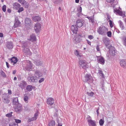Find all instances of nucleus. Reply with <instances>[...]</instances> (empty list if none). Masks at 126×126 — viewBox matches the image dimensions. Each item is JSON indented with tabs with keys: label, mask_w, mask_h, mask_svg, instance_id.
I'll list each match as a JSON object with an SVG mask.
<instances>
[{
	"label": "nucleus",
	"mask_w": 126,
	"mask_h": 126,
	"mask_svg": "<svg viewBox=\"0 0 126 126\" xmlns=\"http://www.w3.org/2000/svg\"><path fill=\"white\" fill-rule=\"evenodd\" d=\"M103 42L105 44V45L108 48H109L111 46V45H110L109 40L107 38H105L103 40Z\"/></svg>",
	"instance_id": "9d476101"
},
{
	"label": "nucleus",
	"mask_w": 126,
	"mask_h": 126,
	"mask_svg": "<svg viewBox=\"0 0 126 126\" xmlns=\"http://www.w3.org/2000/svg\"><path fill=\"white\" fill-rule=\"evenodd\" d=\"M81 16V12H78L77 14V16L78 17H80Z\"/></svg>",
	"instance_id": "4d7b16f0"
},
{
	"label": "nucleus",
	"mask_w": 126,
	"mask_h": 126,
	"mask_svg": "<svg viewBox=\"0 0 126 126\" xmlns=\"http://www.w3.org/2000/svg\"><path fill=\"white\" fill-rule=\"evenodd\" d=\"M7 12L9 13H10L11 12V10L9 8H8L7 9Z\"/></svg>",
	"instance_id": "69168bd1"
},
{
	"label": "nucleus",
	"mask_w": 126,
	"mask_h": 126,
	"mask_svg": "<svg viewBox=\"0 0 126 126\" xmlns=\"http://www.w3.org/2000/svg\"><path fill=\"white\" fill-rule=\"evenodd\" d=\"M111 47H110L109 49V52L110 53L112 56H114L115 55V49L114 48H111Z\"/></svg>",
	"instance_id": "4be33fe9"
},
{
	"label": "nucleus",
	"mask_w": 126,
	"mask_h": 126,
	"mask_svg": "<svg viewBox=\"0 0 126 126\" xmlns=\"http://www.w3.org/2000/svg\"><path fill=\"white\" fill-rule=\"evenodd\" d=\"M13 105H16L20 104L19 103L18 99L17 98H15L13 99Z\"/></svg>",
	"instance_id": "393cba45"
},
{
	"label": "nucleus",
	"mask_w": 126,
	"mask_h": 126,
	"mask_svg": "<svg viewBox=\"0 0 126 126\" xmlns=\"http://www.w3.org/2000/svg\"><path fill=\"white\" fill-rule=\"evenodd\" d=\"M36 35L34 34H32L30 35L29 38H28V39L32 42H33L36 41Z\"/></svg>",
	"instance_id": "dca6fc26"
},
{
	"label": "nucleus",
	"mask_w": 126,
	"mask_h": 126,
	"mask_svg": "<svg viewBox=\"0 0 126 126\" xmlns=\"http://www.w3.org/2000/svg\"><path fill=\"white\" fill-rule=\"evenodd\" d=\"M75 54L78 57H81L82 56L80 54L79 51L77 50H76L75 52Z\"/></svg>",
	"instance_id": "c9c22d12"
},
{
	"label": "nucleus",
	"mask_w": 126,
	"mask_h": 126,
	"mask_svg": "<svg viewBox=\"0 0 126 126\" xmlns=\"http://www.w3.org/2000/svg\"><path fill=\"white\" fill-rule=\"evenodd\" d=\"M107 36L109 37H111V31H109L108 32H107Z\"/></svg>",
	"instance_id": "a18cd8bd"
},
{
	"label": "nucleus",
	"mask_w": 126,
	"mask_h": 126,
	"mask_svg": "<svg viewBox=\"0 0 126 126\" xmlns=\"http://www.w3.org/2000/svg\"><path fill=\"white\" fill-rule=\"evenodd\" d=\"M86 17L89 19L90 22L91 21L92 23H94V15L91 16H87Z\"/></svg>",
	"instance_id": "a878e982"
},
{
	"label": "nucleus",
	"mask_w": 126,
	"mask_h": 126,
	"mask_svg": "<svg viewBox=\"0 0 126 126\" xmlns=\"http://www.w3.org/2000/svg\"><path fill=\"white\" fill-rule=\"evenodd\" d=\"M32 19L34 21H39L41 20V18L39 16H33L32 17Z\"/></svg>",
	"instance_id": "b1692460"
},
{
	"label": "nucleus",
	"mask_w": 126,
	"mask_h": 126,
	"mask_svg": "<svg viewBox=\"0 0 126 126\" xmlns=\"http://www.w3.org/2000/svg\"><path fill=\"white\" fill-rule=\"evenodd\" d=\"M6 47L9 49H12L13 47V43L11 42H8L7 43Z\"/></svg>",
	"instance_id": "412c9836"
},
{
	"label": "nucleus",
	"mask_w": 126,
	"mask_h": 126,
	"mask_svg": "<svg viewBox=\"0 0 126 126\" xmlns=\"http://www.w3.org/2000/svg\"><path fill=\"white\" fill-rule=\"evenodd\" d=\"M17 10V12L20 13L23 11L24 10V9L23 7H20L19 8V9Z\"/></svg>",
	"instance_id": "37998d69"
},
{
	"label": "nucleus",
	"mask_w": 126,
	"mask_h": 126,
	"mask_svg": "<svg viewBox=\"0 0 126 126\" xmlns=\"http://www.w3.org/2000/svg\"><path fill=\"white\" fill-rule=\"evenodd\" d=\"M106 1L108 2H109L113 4V3L115 0H106Z\"/></svg>",
	"instance_id": "09e8293b"
},
{
	"label": "nucleus",
	"mask_w": 126,
	"mask_h": 126,
	"mask_svg": "<svg viewBox=\"0 0 126 126\" xmlns=\"http://www.w3.org/2000/svg\"><path fill=\"white\" fill-rule=\"evenodd\" d=\"M80 34H76L73 39V42L75 44L78 43L82 40V37Z\"/></svg>",
	"instance_id": "20e7f679"
},
{
	"label": "nucleus",
	"mask_w": 126,
	"mask_h": 126,
	"mask_svg": "<svg viewBox=\"0 0 126 126\" xmlns=\"http://www.w3.org/2000/svg\"><path fill=\"white\" fill-rule=\"evenodd\" d=\"M6 6L5 5H4L3 6L2 8V10L4 12L6 11Z\"/></svg>",
	"instance_id": "de8ad7c7"
},
{
	"label": "nucleus",
	"mask_w": 126,
	"mask_h": 126,
	"mask_svg": "<svg viewBox=\"0 0 126 126\" xmlns=\"http://www.w3.org/2000/svg\"><path fill=\"white\" fill-rule=\"evenodd\" d=\"M108 31V29L105 26H101L98 27L97 30V32L99 34L104 35L106 34Z\"/></svg>",
	"instance_id": "f03ea898"
},
{
	"label": "nucleus",
	"mask_w": 126,
	"mask_h": 126,
	"mask_svg": "<svg viewBox=\"0 0 126 126\" xmlns=\"http://www.w3.org/2000/svg\"><path fill=\"white\" fill-rule=\"evenodd\" d=\"M29 47V44L27 42H25L23 43L22 45V47L23 48H27Z\"/></svg>",
	"instance_id": "72a5a7b5"
},
{
	"label": "nucleus",
	"mask_w": 126,
	"mask_h": 126,
	"mask_svg": "<svg viewBox=\"0 0 126 126\" xmlns=\"http://www.w3.org/2000/svg\"><path fill=\"white\" fill-rule=\"evenodd\" d=\"M15 22L13 27L14 28L18 27L20 23V21L18 20L17 17H16L15 19Z\"/></svg>",
	"instance_id": "4468645a"
},
{
	"label": "nucleus",
	"mask_w": 126,
	"mask_h": 126,
	"mask_svg": "<svg viewBox=\"0 0 126 126\" xmlns=\"http://www.w3.org/2000/svg\"><path fill=\"white\" fill-rule=\"evenodd\" d=\"M36 120V118L34 117H32L31 118H29L28 121V123L31 122L32 121L35 120Z\"/></svg>",
	"instance_id": "e433bc0d"
},
{
	"label": "nucleus",
	"mask_w": 126,
	"mask_h": 126,
	"mask_svg": "<svg viewBox=\"0 0 126 126\" xmlns=\"http://www.w3.org/2000/svg\"><path fill=\"white\" fill-rule=\"evenodd\" d=\"M10 96L8 94H4L2 95V101L4 103L8 104L10 102Z\"/></svg>",
	"instance_id": "7ed1b4c3"
},
{
	"label": "nucleus",
	"mask_w": 126,
	"mask_h": 126,
	"mask_svg": "<svg viewBox=\"0 0 126 126\" xmlns=\"http://www.w3.org/2000/svg\"><path fill=\"white\" fill-rule=\"evenodd\" d=\"M84 23L83 21L81 19H78L76 22V26L80 28L83 25Z\"/></svg>",
	"instance_id": "6e6552de"
},
{
	"label": "nucleus",
	"mask_w": 126,
	"mask_h": 126,
	"mask_svg": "<svg viewBox=\"0 0 126 126\" xmlns=\"http://www.w3.org/2000/svg\"><path fill=\"white\" fill-rule=\"evenodd\" d=\"M54 100L53 98L49 97L47 100V103L48 105H51L54 103Z\"/></svg>",
	"instance_id": "ddd939ff"
},
{
	"label": "nucleus",
	"mask_w": 126,
	"mask_h": 126,
	"mask_svg": "<svg viewBox=\"0 0 126 126\" xmlns=\"http://www.w3.org/2000/svg\"><path fill=\"white\" fill-rule=\"evenodd\" d=\"M17 106L15 108V110L16 112H20L21 111L22 109V106L21 104H19L16 105Z\"/></svg>",
	"instance_id": "2eb2a0df"
},
{
	"label": "nucleus",
	"mask_w": 126,
	"mask_h": 126,
	"mask_svg": "<svg viewBox=\"0 0 126 126\" xmlns=\"http://www.w3.org/2000/svg\"><path fill=\"white\" fill-rule=\"evenodd\" d=\"M82 8L80 6L77 9V12H81Z\"/></svg>",
	"instance_id": "3c124183"
},
{
	"label": "nucleus",
	"mask_w": 126,
	"mask_h": 126,
	"mask_svg": "<svg viewBox=\"0 0 126 126\" xmlns=\"http://www.w3.org/2000/svg\"><path fill=\"white\" fill-rule=\"evenodd\" d=\"M70 30L73 33L77 34L78 30V29L76 25H72L71 27Z\"/></svg>",
	"instance_id": "9b49d317"
},
{
	"label": "nucleus",
	"mask_w": 126,
	"mask_h": 126,
	"mask_svg": "<svg viewBox=\"0 0 126 126\" xmlns=\"http://www.w3.org/2000/svg\"><path fill=\"white\" fill-rule=\"evenodd\" d=\"M38 116V114L37 113H35L34 115V116L33 117H34L36 119L37 118V117Z\"/></svg>",
	"instance_id": "052dcab7"
},
{
	"label": "nucleus",
	"mask_w": 126,
	"mask_h": 126,
	"mask_svg": "<svg viewBox=\"0 0 126 126\" xmlns=\"http://www.w3.org/2000/svg\"><path fill=\"white\" fill-rule=\"evenodd\" d=\"M27 65L25 68L26 70L28 71H30L32 70V63L31 61H27Z\"/></svg>",
	"instance_id": "0eeeda50"
},
{
	"label": "nucleus",
	"mask_w": 126,
	"mask_h": 126,
	"mask_svg": "<svg viewBox=\"0 0 126 126\" xmlns=\"http://www.w3.org/2000/svg\"><path fill=\"white\" fill-rule=\"evenodd\" d=\"M122 40L123 45L126 47V35L123 36Z\"/></svg>",
	"instance_id": "c756f323"
},
{
	"label": "nucleus",
	"mask_w": 126,
	"mask_h": 126,
	"mask_svg": "<svg viewBox=\"0 0 126 126\" xmlns=\"http://www.w3.org/2000/svg\"><path fill=\"white\" fill-rule=\"evenodd\" d=\"M22 5H24L25 8H28L29 6L28 3L25 1H23V3Z\"/></svg>",
	"instance_id": "473e14b6"
},
{
	"label": "nucleus",
	"mask_w": 126,
	"mask_h": 126,
	"mask_svg": "<svg viewBox=\"0 0 126 126\" xmlns=\"http://www.w3.org/2000/svg\"><path fill=\"white\" fill-rule=\"evenodd\" d=\"M26 82L25 81H23L22 82V83H20L19 85V86L22 89H24V87L25 86V83Z\"/></svg>",
	"instance_id": "7c9ffc66"
},
{
	"label": "nucleus",
	"mask_w": 126,
	"mask_h": 126,
	"mask_svg": "<svg viewBox=\"0 0 126 126\" xmlns=\"http://www.w3.org/2000/svg\"><path fill=\"white\" fill-rule=\"evenodd\" d=\"M109 22L110 27L112 28L113 27V23L112 21L110 20L109 21Z\"/></svg>",
	"instance_id": "8fccbe9b"
},
{
	"label": "nucleus",
	"mask_w": 126,
	"mask_h": 126,
	"mask_svg": "<svg viewBox=\"0 0 126 126\" xmlns=\"http://www.w3.org/2000/svg\"><path fill=\"white\" fill-rule=\"evenodd\" d=\"M100 86L101 87H104V81H101V82Z\"/></svg>",
	"instance_id": "603ef678"
},
{
	"label": "nucleus",
	"mask_w": 126,
	"mask_h": 126,
	"mask_svg": "<svg viewBox=\"0 0 126 126\" xmlns=\"http://www.w3.org/2000/svg\"><path fill=\"white\" fill-rule=\"evenodd\" d=\"M98 73L101 76L102 78H104V75L103 74V71L102 70H99Z\"/></svg>",
	"instance_id": "4c0bfd02"
},
{
	"label": "nucleus",
	"mask_w": 126,
	"mask_h": 126,
	"mask_svg": "<svg viewBox=\"0 0 126 126\" xmlns=\"http://www.w3.org/2000/svg\"><path fill=\"white\" fill-rule=\"evenodd\" d=\"M87 42L88 44L90 45H91V42L87 40Z\"/></svg>",
	"instance_id": "774afa93"
},
{
	"label": "nucleus",
	"mask_w": 126,
	"mask_h": 126,
	"mask_svg": "<svg viewBox=\"0 0 126 126\" xmlns=\"http://www.w3.org/2000/svg\"><path fill=\"white\" fill-rule=\"evenodd\" d=\"M23 0H18V1L21 4H22L23 3Z\"/></svg>",
	"instance_id": "bf43d9fd"
},
{
	"label": "nucleus",
	"mask_w": 126,
	"mask_h": 126,
	"mask_svg": "<svg viewBox=\"0 0 126 126\" xmlns=\"http://www.w3.org/2000/svg\"><path fill=\"white\" fill-rule=\"evenodd\" d=\"M0 73L2 77L5 78L6 77L5 74L2 70H1L0 71Z\"/></svg>",
	"instance_id": "58836bf2"
},
{
	"label": "nucleus",
	"mask_w": 126,
	"mask_h": 126,
	"mask_svg": "<svg viewBox=\"0 0 126 126\" xmlns=\"http://www.w3.org/2000/svg\"><path fill=\"white\" fill-rule=\"evenodd\" d=\"M28 98L27 96H25L24 97V100L26 103H27L28 101Z\"/></svg>",
	"instance_id": "c03bdc74"
},
{
	"label": "nucleus",
	"mask_w": 126,
	"mask_h": 126,
	"mask_svg": "<svg viewBox=\"0 0 126 126\" xmlns=\"http://www.w3.org/2000/svg\"><path fill=\"white\" fill-rule=\"evenodd\" d=\"M23 51L25 53H28L30 52L29 49L28 47L24 48Z\"/></svg>",
	"instance_id": "f704fd0d"
},
{
	"label": "nucleus",
	"mask_w": 126,
	"mask_h": 126,
	"mask_svg": "<svg viewBox=\"0 0 126 126\" xmlns=\"http://www.w3.org/2000/svg\"><path fill=\"white\" fill-rule=\"evenodd\" d=\"M96 49L97 51H100L99 46V45H97L96 47Z\"/></svg>",
	"instance_id": "13d9d810"
},
{
	"label": "nucleus",
	"mask_w": 126,
	"mask_h": 126,
	"mask_svg": "<svg viewBox=\"0 0 126 126\" xmlns=\"http://www.w3.org/2000/svg\"><path fill=\"white\" fill-rule=\"evenodd\" d=\"M118 23L120 26V27L121 28L122 30H123L124 29V24L123 23L121 20H119L118 21Z\"/></svg>",
	"instance_id": "cd10ccee"
},
{
	"label": "nucleus",
	"mask_w": 126,
	"mask_h": 126,
	"mask_svg": "<svg viewBox=\"0 0 126 126\" xmlns=\"http://www.w3.org/2000/svg\"><path fill=\"white\" fill-rule=\"evenodd\" d=\"M33 89V87L32 85H29L27 86L26 87V90L29 91H32Z\"/></svg>",
	"instance_id": "2f4dec72"
},
{
	"label": "nucleus",
	"mask_w": 126,
	"mask_h": 126,
	"mask_svg": "<svg viewBox=\"0 0 126 126\" xmlns=\"http://www.w3.org/2000/svg\"><path fill=\"white\" fill-rule=\"evenodd\" d=\"M48 126H55V121L52 120L48 122Z\"/></svg>",
	"instance_id": "bb28decb"
},
{
	"label": "nucleus",
	"mask_w": 126,
	"mask_h": 126,
	"mask_svg": "<svg viewBox=\"0 0 126 126\" xmlns=\"http://www.w3.org/2000/svg\"><path fill=\"white\" fill-rule=\"evenodd\" d=\"M13 8L14 9L16 10H18L19 8L21 7V5L19 3L16 2L14 3L13 5Z\"/></svg>",
	"instance_id": "aec40b11"
},
{
	"label": "nucleus",
	"mask_w": 126,
	"mask_h": 126,
	"mask_svg": "<svg viewBox=\"0 0 126 126\" xmlns=\"http://www.w3.org/2000/svg\"><path fill=\"white\" fill-rule=\"evenodd\" d=\"M121 66L125 68H126V60L122 59L120 61V63Z\"/></svg>",
	"instance_id": "f3484780"
},
{
	"label": "nucleus",
	"mask_w": 126,
	"mask_h": 126,
	"mask_svg": "<svg viewBox=\"0 0 126 126\" xmlns=\"http://www.w3.org/2000/svg\"><path fill=\"white\" fill-rule=\"evenodd\" d=\"M41 27V24L39 23H37L35 24L34 28L37 33H39L40 31Z\"/></svg>",
	"instance_id": "1a4fd4ad"
},
{
	"label": "nucleus",
	"mask_w": 126,
	"mask_h": 126,
	"mask_svg": "<svg viewBox=\"0 0 126 126\" xmlns=\"http://www.w3.org/2000/svg\"><path fill=\"white\" fill-rule=\"evenodd\" d=\"M13 113L12 112H11L6 114V117H10L12 116V114Z\"/></svg>",
	"instance_id": "79ce46f5"
},
{
	"label": "nucleus",
	"mask_w": 126,
	"mask_h": 126,
	"mask_svg": "<svg viewBox=\"0 0 126 126\" xmlns=\"http://www.w3.org/2000/svg\"><path fill=\"white\" fill-rule=\"evenodd\" d=\"M12 94V92L11 90H8V94Z\"/></svg>",
	"instance_id": "0e129e2a"
},
{
	"label": "nucleus",
	"mask_w": 126,
	"mask_h": 126,
	"mask_svg": "<svg viewBox=\"0 0 126 126\" xmlns=\"http://www.w3.org/2000/svg\"><path fill=\"white\" fill-rule=\"evenodd\" d=\"M6 63L7 67L8 68H9V64L7 62H6Z\"/></svg>",
	"instance_id": "e2e57ef3"
},
{
	"label": "nucleus",
	"mask_w": 126,
	"mask_h": 126,
	"mask_svg": "<svg viewBox=\"0 0 126 126\" xmlns=\"http://www.w3.org/2000/svg\"><path fill=\"white\" fill-rule=\"evenodd\" d=\"M16 123H19L21 122V120L18 119H15Z\"/></svg>",
	"instance_id": "864d4df0"
},
{
	"label": "nucleus",
	"mask_w": 126,
	"mask_h": 126,
	"mask_svg": "<svg viewBox=\"0 0 126 126\" xmlns=\"http://www.w3.org/2000/svg\"><path fill=\"white\" fill-rule=\"evenodd\" d=\"M42 74L40 71L37 70L35 72L34 74L35 77L29 76L28 78V79L30 82H37L38 81V80L37 78H39L42 76Z\"/></svg>",
	"instance_id": "f257e3e1"
},
{
	"label": "nucleus",
	"mask_w": 126,
	"mask_h": 126,
	"mask_svg": "<svg viewBox=\"0 0 126 126\" xmlns=\"http://www.w3.org/2000/svg\"><path fill=\"white\" fill-rule=\"evenodd\" d=\"M9 61H11V63H13V65H14L16 63L18 60L17 58L13 57L9 59Z\"/></svg>",
	"instance_id": "6ab92c4d"
},
{
	"label": "nucleus",
	"mask_w": 126,
	"mask_h": 126,
	"mask_svg": "<svg viewBox=\"0 0 126 126\" xmlns=\"http://www.w3.org/2000/svg\"><path fill=\"white\" fill-rule=\"evenodd\" d=\"M88 37L89 39L90 40L94 38V37L92 35H89Z\"/></svg>",
	"instance_id": "5fc2aeb1"
},
{
	"label": "nucleus",
	"mask_w": 126,
	"mask_h": 126,
	"mask_svg": "<svg viewBox=\"0 0 126 126\" xmlns=\"http://www.w3.org/2000/svg\"><path fill=\"white\" fill-rule=\"evenodd\" d=\"M79 66L80 68L86 69L87 68V65L85 61L81 60L79 62Z\"/></svg>",
	"instance_id": "423d86ee"
},
{
	"label": "nucleus",
	"mask_w": 126,
	"mask_h": 126,
	"mask_svg": "<svg viewBox=\"0 0 126 126\" xmlns=\"http://www.w3.org/2000/svg\"><path fill=\"white\" fill-rule=\"evenodd\" d=\"M57 116H58V115H57V113L55 112L54 113V117H57Z\"/></svg>",
	"instance_id": "680f3d73"
},
{
	"label": "nucleus",
	"mask_w": 126,
	"mask_h": 126,
	"mask_svg": "<svg viewBox=\"0 0 126 126\" xmlns=\"http://www.w3.org/2000/svg\"><path fill=\"white\" fill-rule=\"evenodd\" d=\"M25 23L27 25H30L31 23V20L29 18H26L25 19Z\"/></svg>",
	"instance_id": "c85d7f7f"
},
{
	"label": "nucleus",
	"mask_w": 126,
	"mask_h": 126,
	"mask_svg": "<svg viewBox=\"0 0 126 126\" xmlns=\"http://www.w3.org/2000/svg\"><path fill=\"white\" fill-rule=\"evenodd\" d=\"M87 122L90 126H95L96 125V122L95 120H92L91 119H88Z\"/></svg>",
	"instance_id": "f8f14e48"
},
{
	"label": "nucleus",
	"mask_w": 126,
	"mask_h": 126,
	"mask_svg": "<svg viewBox=\"0 0 126 126\" xmlns=\"http://www.w3.org/2000/svg\"><path fill=\"white\" fill-rule=\"evenodd\" d=\"M104 87H101V88L102 89V90H103V91L104 92H105V90L104 89Z\"/></svg>",
	"instance_id": "338daca9"
},
{
	"label": "nucleus",
	"mask_w": 126,
	"mask_h": 126,
	"mask_svg": "<svg viewBox=\"0 0 126 126\" xmlns=\"http://www.w3.org/2000/svg\"><path fill=\"white\" fill-rule=\"evenodd\" d=\"M86 94H87L88 96L91 97L93 96L94 94V93L92 92H91L90 93L87 92H86Z\"/></svg>",
	"instance_id": "ea45409f"
},
{
	"label": "nucleus",
	"mask_w": 126,
	"mask_h": 126,
	"mask_svg": "<svg viewBox=\"0 0 126 126\" xmlns=\"http://www.w3.org/2000/svg\"><path fill=\"white\" fill-rule=\"evenodd\" d=\"M36 63L37 65H41L42 64V62L39 60H38L37 61Z\"/></svg>",
	"instance_id": "49530a36"
},
{
	"label": "nucleus",
	"mask_w": 126,
	"mask_h": 126,
	"mask_svg": "<svg viewBox=\"0 0 126 126\" xmlns=\"http://www.w3.org/2000/svg\"><path fill=\"white\" fill-rule=\"evenodd\" d=\"M104 123V121L102 119H100L99 121V124L101 126H102Z\"/></svg>",
	"instance_id": "a19ab883"
},
{
	"label": "nucleus",
	"mask_w": 126,
	"mask_h": 126,
	"mask_svg": "<svg viewBox=\"0 0 126 126\" xmlns=\"http://www.w3.org/2000/svg\"><path fill=\"white\" fill-rule=\"evenodd\" d=\"M85 81L87 82L89 84L92 83L93 79L91 75L87 74L84 76Z\"/></svg>",
	"instance_id": "39448f33"
},
{
	"label": "nucleus",
	"mask_w": 126,
	"mask_h": 126,
	"mask_svg": "<svg viewBox=\"0 0 126 126\" xmlns=\"http://www.w3.org/2000/svg\"><path fill=\"white\" fill-rule=\"evenodd\" d=\"M113 12L114 13H115L116 15H117L118 14L119 15L121 16H122V12L119 9H114Z\"/></svg>",
	"instance_id": "5701e85b"
},
{
	"label": "nucleus",
	"mask_w": 126,
	"mask_h": 126,
	"mask_svg": "<svg viewBox=\"0 0 126 126\" xmlns=\"http://www.w3.org/2000/svg\"><path fill=\"white\" fill-rule=\"evenodd\" d=\"M97 60L99 63H100L102 64H104L105 60L103 57H101L97 59Z\"/></svg>",
	"instance_id": "a211bd4d"
},
{
	"label": "nucleus",
	"mask_w": 126,
	"mask_h": 126,
	"mask_svg": "<svg viewBox=\"0 0 126 126\" xmlns=\"http://www.w3.org/2000/svg\"><path fill=\"white\" fill-rule=\"evenodd\" d=\"M44 78H42L39 81V83H41L44 81Z\"/></svg>",
	"instance_id": "6e6d98bb"
}]
</instances>
